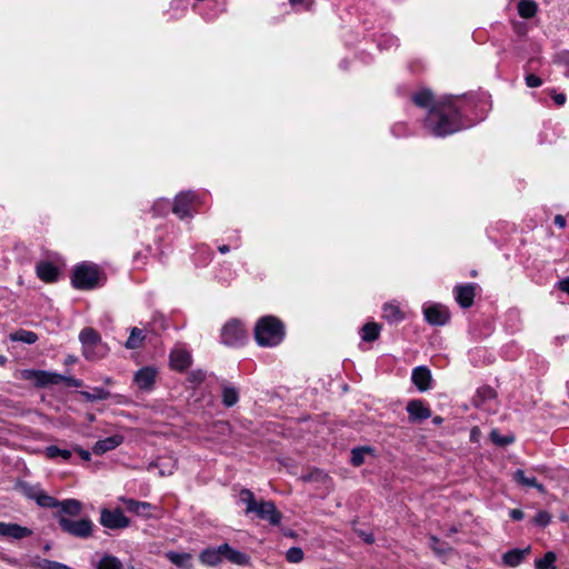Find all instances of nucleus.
<instances>
[{
  "label": "nucleus",
  "mask_w": 569,
  "mask_h": 569,
  "mask_svg": "<svg viewBox=\"0 0 569 569\" xmlns=\"http://www.w3.org/2000/svg\"><path fill=\"white\" fill-rule=\"evenodd\" d=\"M31 377L34 379L36 385L40 387L59 385L66 379V376L42 370L33 371Z\"/></svg>",
  "instance_id": "14"
},
{
  "label": "nucleus",
  "mask_w": 569,
  "mask_h": 569,
  "mask_svg": "<svg viewBox=\"0 0 569 569\" xmlns=\"http://www.w3.org/2000/svg\"><path fill=\"white\" fill-rule=\"evenodd\" d=\"M538 4L530 0H520L518 3V13L521 18L530 19L537 14Z\"/></svg>",
  "instance_id": "28"
},
{
  "label": "nucleus",
  "mask_w": 569,
  "mask_h": 569,
  "mask_svg": "<svg viewBox=\"0 0 569 569\" xmlns=\"http://www.w3.org/2000/svg\"><path fill=\"white\" fill-rule=\"evenodd\" d=\"M38 567L41 569H72L64 563H60V562L48 560V559H41L38 562Z\"/></svg>",
  "instance_id": "44"
},
{
  "label": "nucleus",
  "mask_w": 569,
  "mask_h": 569,
  "mask_svg": "<svg viewBox=\"0 0 569 569\" xmlns=\"http://www.w3.org/2000/svg\"><path fill=\"white\" fill-rule=\"evenodd\" d=\"M20 489L22 493L29 498L36 501V497L40 493L42 490L39 486H33L27 482L20 483Z\"/></svg>",
  "instance_id": "41"
},
{
  "label": "nucleus",
  "mask_w": 569,
  "mask_h": 569,
  "mask_svg": "<svg viewBox=\"0 0 569 569\" xmlns=\"http://www.w3.org/2000/svg\"><path fill=\"white\" fill-rule=\"evenodd\" d=\"M60 510L56 515L77 517L82 511V503L77 499H66L58 502Z\"/></svg>",
  "instance_id": "21"
},
{
  "label": "nucleus",
  "mask_w": 569,
  "mask_h": 569,
  "mask_svg": "<svg viewBox=\"0 0 569 569\" xmlns=\"http://www.w3.org/2000/svg\"><path fill=\"white\" fill-rule=\"evenodd\" d=\"M156 380V371L152 368L146 367L140 369L134 375V382L141 390H151Z\"/></svg>",
  "instance_id": "16"
},
{
  "label": "nucleus",
  "mask_w": 569,
  "mask_h": 569,
  "mask_svg": "<svg viewBox=\"0 0 569 569\" xmlns=\"http://www.w3.org/2000/svg\"><path fill=\"white\" fill-rule=\"evenodd\" d=\"M526 83H527V86H528V87H530V88H537V87H540V86H541L542 81H541V79H540L538 76H536V74H528V76L526 77Z\"/></svg>",
  "instance_id": "47"
},
{
  "label": "nucleus",
  "mask_w": 569,
  "mask_h": 569,
  "mask_svg": "<svg viewBox=\"0 0 569 569\" xmlns=\"http://www.w3.org/2000/svg\"><path fill=\"white\" fill-rule=\"evenodd\" d=\"M123 441V437L120 435H114L111 437H108L106 439L99 440L94 443L92 451L96 455H102L107 451H110L118 446H120Z\"/></svg>",
  "instance_id": "19"
},
{
  "label": "nucleus",
  "mask_w": 569,
  "mask_h": 569,
  "mask_svg": "<svg viewBox=\"0 0 569 569\" xmlns=\"http://www.w3.org/2000/svg\"><path fill=\"white\" fill-rule=\"evenodd\" d=\"M373 450L370 447L355 448L351 451V462L353 466L359 467L365 462L367 455H372Z\"/></svg>",
  "instance_id": "35"
},
{
  "label": "nucleus",
  "mask_w": 569,
  "mask_h": 569,
  "mask_svg": "<svg viewBox=\"0 0 569 569\" xmlns=\"http://www.w3.org/2000/svg\"><path fill=\"white\" fill-rule=\"evenodd\" d=\"M246 338V330L238 320L227 322L221 330V340L227 346L242 345Z\"/></svg>",
  "instance_id": "6"
},
{
  "label": "nucleus",
  "mask_w": 569,
  "mask_h": 569,
  "mask_svg": "<svg viewBox=\"0 0 569 569\" xmlns=\"http://www.w3.org/2000/svg\"><path fill=\"white\" fill-rule=\"evenodd\" d=\"M74 451H76V452H78V453H79V456H80L83 460H86V461H89V460H90V458H91V453H90L89 451L83 450V449H81V448H79V447L74 448Z\"/></svg>",
  "instance_id": "51"
},
{
  "label": "nucleus",
  "mask_w": 569,
  "mask_h": 569,
  "mask_svg": "<svg viewBox=\"0 0 569 569\" xmlns=\"http://www.w3.org/2000/svg\"><path fill=\"white\" fill-rule=\"evenodd\" d=\"M475 284H459L455 287L456 300L462 308H469L473 303Z\"/></svg>",
  "instance_id": "12"
},
{
  "label": "nucleus",
  "mask_w": 569,
  "mask_h": 569,
  "mask_svg": "<svg viewBox=\"0 0 569 569\" xmlns=\"http://www.w3.org/2000/svg\"><path fill=\"white\" fill-rule=\"evenodd\" d=\"M239 400V392L234 387L223 385L222 386V403L226 407L234 406Z\"/></svg>",
  "instance_id": "32"
},
{
  "label": "nucleus",
  "mask_w": 569,
  "mask_h": 569,
  "mask_svg": "<svg viewBox=\"0 0 569 569\" xmlns=\"http://www.w3.org/2000/svg\"><path fill=\"white\" fill-rule=\"evenodd\" d=\"M200 561L206 566H217L223 559L221 545L217 548H207L199 556Z\"/></svg>",
  "instance_id": "20"
},
{
  "label": "nucleus",
  "mask_w": 569,
  "mask_h": 569,
  "mask_svg": "<svg viewBox=\"0 0 569 569\" xmlns=\"http://www.w3.org/2000/svg\"><path fill=\"white\" fill-rule=\"evenodd\" d=\"M411 379L420 391H426L430 388L431 372L427 367L420 366L413 369Z\"/></svg>",
  "instance_id": "15"
},
{
  "label": "nucleus",
  "mask_w": 569,
  "mask_h": 569,
  "mask_svg": "<svg viewBox=\"0 0 569 569\" xmlns=\"http://www.w3.org/2000/svg\"><path fill=\"white\" fill-rule=\"evenodd\" d=\"M82 343L83 356L89 360L103 358L108 353V347L102 342L100 335L92 328H84L79 335Z\"/></svg>",
  "instance_id": "3"
},
{
  "label": "nucleus",
  "mask_w": 569,
  "mask_h": 569,
  "mask_svg": "<svg viewBox=\"0 0 569 569\" xmlns=\"http://www.w3.org/2000/svg\"><path fill=\"white\" fill-rule=\"evenodd\" d=\"M553 100L558 106H562L566 102V96L563 93H557L553 96Z\"/></svg>",
  "instance_id": "55"
},
{
  "label": "nucleus",
  "mask_w": 569,
  "mask_h": 569,
  "mask_svg": "<svg viewBox=\"0 0 569 569\" xmlns=\"http://www.w3.org/2000/svg\"><path fill=\"white\" fill-rule=\"evenodd\" d=\"M289 2L292 6L301 4L306 10H310L313 4V0H289Z\"/></svg>",
  "instance_id": "48"
},
{
  "label": "nucleus",
  "mask_w": 569,
  "mask_h": 569,
  "mask_svg": "<svg viewBox=\"0 0 569 569\" xmlns=\"http://www.w3.org/2000/svg\"><path fill=\"white\" fill-rule=\"evenodd\" d=\"M166 558L173 565L180 568H189L191 566L192 555L189 552H166Z\"/></svg>",
  "instance_id": "25"
},
{
  "label": "nucleus",
  "mask_w": 569,
  "mask_h": 569,
  "mask_svg": "<svg viewBox=\"0 0 569 569\" xmlns=\"http://www.w3.org/2000/svg\"><path fill=\"white\" fill-rule=\"evenodd\" d=\"M30 535L31 530L27 527H22L17 523L0 522V536L2 537L22 539Z\"/></svg>",
  "instance_id": "13"
},
{
  "label": "nucleus",
  "mask_w": 569,
  "mask_h": 569,
  "mask_svg": "<svg viewBox=\"0 0 569 569\" xmlns=\"http://www.w3.org/2000/svg\"><path fill=\"white\" fill-rule=\"evenodd\" d=\"M441 422H442V418L441 417L437 416V417L433 418V423L440 425Z\"/></svg>",
  "instance_id": "59"
},
{
  "label": "nucleus",
  "mask_w": 569,
  "mask_h": 569,
  "mask_svg": "<svg viewBox=\"0 0 569 569\" xmlns=\"http://www.w3.org/2000/svg\"><path fill=\"white\" fill-rule=\"evenodd\" d=\"M430 540H431V548L435 552H437L439 555H445L450 550V548L448 546H446L443 542H441L437 537L432 536L430 538Z\"/></svg>",
  "instance_id": "45"
},
{
  "label": "nucleus",
  "mask_w": 569,
  "mask_h": 569,
  "mask_svg": "<svg viewBox=\"0 0 569 569\" xmlns=\"http://www.w3.org/2000/svg\"><path fill=\"white\" fill-rule=\"evenodd\" d=\"M382 318L389 322H399L405 318V313L396 303H386L382 308Z\"/></svg>",
  "instance_id": "26"
},
{
  "label": "nucleus",
  "mask_w": 569,
  "mask_h": 569,
  "mask_svg": "<svg viewBox=\"0 0 569 569\" xmlns=\"http://www.w3.org/2000/svg\"><path fill=\"white\" fill-rule=\"evenodd\" d=\"M62 382H66V385L69 386V387H81L82 386V381L81 380H78V379L72 378V377H66V379Z\"/></svg>",
  "instance_id": "49"
},
{
  "label": "nucleus",
  "mask_w": 569,
  "mask_h": 569,
  "mask_svg": "<svg viewBox=\"0 0 569 569\" xmlns=\"http://www.w3.org/2000/svg\"><path fill=\"white\" fill-rule=\"evenodd\" d=\"M221 548L223 550V558L230 562L243 567L250 565V557L248 555L231 548L228 543L221 545Z\"/></svg>",
  "instance_id": "18"
},
{
  "label": "nucleus",
  "mask_w": 569,
  "mask_h": 569,
  "mask_svg": "<svg viewBox=\"0 0 569 569\" xmlns=\"http://www.w3.org/2000/svg\"><path fill=\"white\" fill-rule=\"evenodd\" d=\"M37 276L44 282H54L59 277L58 268L48 261H41L36 267Z\"/></svg>",
  "instance_id": "17"
},
{
  "label": "nucleus",
  "mask_w": 569,
  "mask_h": 569,
  "mask_svg": "<svg viewBox=\"0 0 569 569\" xmlns=\"http://www.w3.org/2000/svg\"><path fill=\"white\" fill-rule=\"evenodd\" d=\"M286 558L289 562L298 563L303 559V551L299 547H291L286 553Z\"/></svg>",
  "instance_id": "42"
},
{
  "label": "nucleus",
  "mask_w": 569,
  "mask_h": 569,
  "mask_svg": "<svg viewBox=\"0 0 569 569\" xmlns=\"http://www.w3.org/2000/svg\"><path fill=\"white\" fill-rule=\"evenodd\" d=\"M126 508L130 512H134L137 515H147L152 506L149 502L137 501L133 499H122Z\"/></svg>",
  "instance_id": "30"
},
{
  "label": "nucleus",
  "mask_w": 569,
  "mask_h": 569,
  "mask_svg": "<svg viewBox=\"0 0 569 569\" xmlns=\"http://www.w3.org/2000/svg\"><path fill=\"white\" fill-rule=\"evenodd\" d=\"M96 567L97 569H123L122 562L111 555L102 556Z\"/></svg>",
  "instance_id": "33"
},
{
  "label": "nucleus",
  "mask_w": 569,
  "mask_h": 569,
  "mask_svg": "<svg viewBox=\"0 0 569 569\" xmlns=\"http://www.w3.org/2000/svg\"><path fill=\"white\" fill-rule=\"evenodd\" d=\"M99 282V269L94 264L82 263L78 266L72 276V284L77 289L90 290Z\"/></svg>",
  "instance_id": "5"
},
{
  "label": "nucleus",
  "mask_w": 569,
  "mask_h": 569,
  "mask_svg": "<svg viewBox=\"0 0 569 569\" xmlns=\"http://www.w3.org/2000/svg\"><path fill=\"white\" fill-rule=\"evenodd\" d=\"M381 326L377 322H368L361 329V339L366 342L375 341L379 338Z\"/></svg>",
  "instance_id": "27"
},
{
  "label": "nucleus",
  "mask_w": 569,
  "mask_h": 569,
  "mask_svg": "<svg viewBox=\"0 0 569 569\" xmlns=\"http://www.w3.org/2000/svg\"><path fill=\"white\" fill-rule=\"evenodd\" d=\"M63 532L80 539L92 536L93 522L89 518L72 520L63 515H54Z\"/></svg>",
  "instance_id": "4"
},
{
  "label": "nucleus",
  "mask_w": 569,
  "mask_h": 569,
  "mask_svg": "<svg viewBox=\"0 0 569 569\" xmlns=\"http://www.w3.org/2000/svg\"><path fill=\"white\" fill-rule=\"evenodd\" d=\"M284 328L282 322L272 316L261 318L254 328V338L259 346L273 347L282 341Z\"/></svg>",
  "instance_id": "2"
},
{
  "label": "nucleus",
  "mask_w": 569,
  "mask_h": 569,
  "mask_svg": "<svg viewBox=\"0 0 569 569\" xmlns=\"http://www.w3.org/2000/svg\"><path fill=\"white\" fill-rule=\"evenodd\" d=\"M196 201V196L192 192H181L179 193L172 207V211L174 214H177L180 219H183L186 217L190 216V208L192 203Z\"/></svg>",
  "instance_id": "10"
},
{
  "label": "nucleus",
  "mask_w": 569,
  "mask_h": 569,
  "mask_svg": "<svg viewBox=\"0 0 569 569\" xmlns=\"http://www.w3.org/2000/svg\"><path fill=\"white\" fill-rule=\"evenodd\" d=\"M455 532H457V528L452 527V528L450 529V533H455Z\"/></svg>",
  "instance_id": "61"
},
{
  "label": "nucleus",
  "mask_w": 569,
  "mask_h": 569,
  "mask_svg": "<svg viewBox=\"0 0 569 569\" xmlns=\"http://www.w3.org/2000/svg\"><path fill=\"white\" fill-rule=\"evenodd\" d=\"M426 320L433 326H443L450 318L449 310L441 305H433L423 310Z\"/></svg>",
  "instance_id": "9"
},
{
  "label": "nucleus",
  "mask_w": 569,
  "mask_h": 569,
  "mask_svg": "<svg viewBox=\"0 0 569 569\" xmlns=\"http://www.w3.org/2000/svg\"><path fill=\"white\" fill-rule=\"evenodd\" d=\"M80 395L88 401L107 400L110 398V392L102 388H94L92 392L81 391Z\"/></svg>",
  "instance_id": "38"
},
{
  "label": "nucleus",
  "mask_w": 569,
  "mask_h": 569,
  "mask_svg": "<svg viewBox=\"0 0 569 569\" xmlns=\"http://www.w3.org/2000/svg\"><path fill=\"white\" fill-rule=\"evenodd\" d=\"M551 521V516L547 511H539L533 518V522L540 527H547Z\"/></svg>",
  "instance_id": "46"
},
{
  "label": "nucleus",
  "mask_w": 569,
  "mask_h": 569,
  "mask_svg": "<svg viewBox=\"0 0 569 569\" xmlns=\"http://www.w3.org/2000/svg\"><path fill=\"white\" fill-rule=\"evenodd\" d=\"M529 552L530 547L525 549H512L502 556V561L508 567H517L523 561L525 557L529 555Z\"/></svg>",
  "instance_id": "23"
},
{
  "label": "nucleus",
  "mask_w": 569,
  "mask_h": 569,
  "mask_svg": "<svg viewBox=\"0 0 569 569\" xmlns=\"http://www.w3.org/2000/svg\"><path fill=\"white\" fill-rule=\"evenodd\" d=\"M36 502L42 508H58L59 500L41 490L40 493L36 497Z\"/></svg>",
  "instance_id": "39"
},
{
  "label": "nucleus",
  "mask_w": 569,
  "mask_h": 569,
  "mask_svg": "<svg viewBox=\"0 0 569 569\" xmlns=\"http://www.w3.org/2000/svg\"><path fill=\"white\" fill-rule=\"evenodd\" d=\"M253 512L259 519L268 520L272 526L279 525L282 519V513L272 501L260 500Z\"/></svg>",
  "instance_id": "8"
},
{
  "label": "nucleus",
  "mask_w": 569,
  "mask_h": 569,
  "mask_svg": "<svg viewBox=\"0 0 569 569\" xmlns=\"http://www.w3.org/2000/svg\"><path fill=\"white\" fill-rule=\"evenodd\" d=\"M559 288L563 292H567L569 295V278L562 280L559 282Z\"/></svg>",
  "instance_id": "56"
},
{
  "label": "nucleus",
  "mask_w": 569,
  "mask_h": 569,
  "mask_svg": "<svg viewBox=\"0 0 569 569\" xmlns=\"http://www.w3.org/2000/svg\"><path fill=\"white\" fill-rule=\"evenodd\" d=\"M362 536H363V539H365V541H366L367 543H372V542H373V537H372V535H369V533H368V535H365V533H363Z\"/></svg>",
  "instance_id": "57"
},
{
  "label": "nucleus",
  "mask_w": 569,
  "mask_h": 569,
  "mask_svg": "<svg viewBox=\"0 0 569 569\" xmlns=\"http://www.w3.org/2000/svg\"><path fill=\"white\" fill-rule=\"evenodd\" d=\"M100 523L108 529H124L129 527L130 520L120 509H102L100 513Z\"/></svg>",
  "instance_id": "7"
},
{
  "label": "nucleus",
  "mask_w": 569,
  "mask_h": 569,
  "mask_svg": "<svg viewBox=\"0 0 569 569\" xmlns=\"http://www.w3.org/2000/svg\"><path fill=\"white\" fill-rule=\"evenodd\" d=\"M44 455L48 459L61 457L63 460H69L72 456L70 450L60 449L57 446H49L44 449Z\"/></svg>",
  "instance_id": "37"
},
{
  "label": "nucleus",
  "mask_w": 569,
  "mask_h": 569,
  "mask_svg": "<svg viewBox=\"0 0 569 569\" xmlns=\"http://www.w3.org/2000/svg\"><path fill=\"white\" fill-rule=\"evenodd\" d=\"M171 366L177 370H184L191 363V356L188 351L176 349L170 353Z\"/></svg>",
  "instance_id": "22"
},
{
  "label": "nucleus",
  "mask_w": 569,
  "mask_h": 569,
  "mask_svg": "<svg viewBox=\"0 0 569 569\" xmlns=\"http://www.w3.org/2000/svg\"><path fill=\"white\" fill-rule=\"evenodd\" d=\"M490 438L498 446H507L515 440L512 436H501L497 430L490 432Z\"/></svg>",
  "instance_id": "43"
},
{
  "label": "nucleus",
  "mask_w": 569,
  "mask_h": 569,
  "mask_svg": "<svg viewBox=\"0 0 569 569\" xmlns=\"http://www.w3.org/2000/svg\"><path fill=\"white\" fill-rule=\"evenodd\" d=\"M90 351H98L97 347H90Z\"/></svg>",
  "instance_id": "62"
},
{
  "label": "nucleus",
  "mask_w": 569,
  "mask_h": 569,
  "mask_svg": "<svg viewBox=\"0 0 569 569\" xmlns=\"http://www.w3.org/2000/svg\"><path fill=\"white\" fill-rule=\"evenodd\" d=\"M555 223H556V226H558L561 229L565 228L566 227V219H565V217L561 216V214H557L555 217Z\"/></svg>",
  "instance_id": "54"
},
{
  "label": "nucleus",
  "mask_w": 569,
  "mask_h": 569,
  "mask_svg": "<svg viewBox=\"0 0 569 569\" xmlns=\"http://www.w3.org/2000/svg\"><path fill=\"white\" fill-rule=\"evenodd\" d=\"M523 516H525V513H523V511H522V510H520V509H512V510L510 511V517H511V519H513V520H516V521H519V520L523 519Z\"/></svg>",
  "instance_id": "50"
},
{
  "label": "nucleus",
  "mask_w": 569,
  "mask_h": 569,
  "mask_svg": "<svg viewBox=\"0 0 569 569\" xmlns=\"http://www.w3.org/2000/svg\"><path fill=\"white\" fill-rule=\"evenodd\" d=\"M204 379V373L201 371L192 372L191 380L200 383Z\"/></svg>",
  "instance_id": "52"
},
{
  "label": "nucleus",
  "mask_w": 569,
  "mask_h": 569,
  "mask_svg": "<svg viewBox=\"0 0 569 569\" xmlns=\"http://www.w3.org/2000/svg\"><path fill=\"white\" fill-rule=\"evenodd\" d=\"M412 101L420 108L429 109L426 127L432 134L443 137L460 129L459 112L453 98L446 97L435 101L432 92L426 89L416 93Z\"/></svg>",
  "instance_id": "1"
},
{
  "label": "nucleus",
  "mask_w": 569,
  "mask_h": 569,
  "mask_svg": "<svg viewBox=\"0 0 569 569\" xmlns=\"http://www.w3.org/2000/svg\"><path fill=\"white\" fill-rule=\"evenodd\" d=\"M146 336L140 328H132L130 331V336L126 341L124 346L127 349H138L143 345Z\"/></svg>",
  "instance_id": "29"
},
{
  "label": "nucleus",
  "mask_w": 569,
  "mask_h": 569,
  "mask_svg": "<svg viewBox=\"0 0 569 569\" xmlns=\"http://www.w3.org/2000/svg\"><path fill=\"white\" fill-rule=\"evenodd\" d=\"M556 561V555L552 551L547 552L543 558L536 561L537 569H550Z\"/></svg>",
  "instance_id": "40"
},
{
  "label": "nucleus",
  "mask_w": 569,
  "mask_h": 569,
  "mask_svg": "<svg viewBox=\"0 0 569 569\" xmlns=\"http://www.w3.org/2000/svg\"><path fill=\"white\" fill-rule=\"evenodd\" d=\"M497 393L491 387H482L477 391L475 403L477 406L483 405L486 401L496 399Z\"/></svg>",
  "instance_id": "34"
},
{
  "label": "nucleus",
  "mask_w": 569,
  "mask_h": 569,
  "mask_svg": "<svg viewBox=\"0 0 569 569\" xmlns=\"http://www.w3.org/2000/svg\"><path fill=\"white\" fill-rule=\"evenodd\" d=\"M174 467H176V461H172V462L170 463V468H169L168 470H166L164 468H160V469H159V473H160V476H162V477H163V476H169V475H171V473H172V471H173V468H174Z\"/></svg>",
  "instance_id": "53"
},
{
  "label": "nucleus",
  "mask_w": 569,
  "mask_h": 569,
  "mask_svg": "<svg viewBox=\"0 0 569 569\" xmlns=\"http://www.w3.org/2000/svg\"><path fill=\"white\" fill-rule=\"evenodd\" d=\"M6 361H7L6 357L0 356V365H1V366H2V365H4V363H6Z\"/></svg>",
  "instance_id": "60"
},
{
  "label": "nucleus",
  "mask_w": 569,
  "mask_h": 569,
  "mask_svg": "<svg viewBox=\"0 0 569 569\" xmlns=\"http://www.w3.org/2000/svg\"><path fill=\"white\" fill-rule=\"evenodd\" d=\"M240 500L246 505L247 513L253 512L259 503V501L254 499L253 492L249 489H242L240 491Z\"/></svg>",
  "instance_id": "36"
},
{
  "label": "nucleus",
  "mask_w": 569,
  "mask_h": 569,
  "mask_svg": "<svg viewBox=\"0 0 569 569\" xmlns=\"http://www.w3.org/2000/svg\"><path fill=\"white\" fill-rule=\"evenodd\" d=\"M94 417L92 415L89 416V420H93Z\"/></svg>",
  "instance_id": "63"
},
{
  "label": "nucleus",
  "mask_w": 569,
  "mask_h": 569,
  "mask_svg": "<svg viewBox=\"0 0 569 569\" xmlns=\"http://www.w3.org/2000/svg\"><path fill=\"white\" fill-rule=\"evenodd\" d=\"M409 420L411 422H420L431 417V411L420 400H411L407 405Z\"/></svg>",
  "instance_id": "11"
},
{
  "label": "nucleus",
  "mask_w": 569,
  "mask_h": 569,
  "mask_svg": "<svg viewBox=\"0 0 569 569\" xmlns=\"http://www.w3.org/2000/svg\"><path fill=\"white\" fill-rule=\"evenodd\" d=\"M219 251H220L221 253H227V252H229V246L223 244V246L219 247Z\"/></svg>",
  "instance_id": "58"
},
{
  "label": "nucleus",
  "mask_w": 569,
  "mask_h": 569,
  "mask_svg": "<svg viewBox=\"0 0 569 569\" xmlns=\"http://www.w3.org/2000/svg\"><path fill=\"white\" fill-rule=\"evenodd\" d=\"M9 339L11 341H20L23 343L32 345L38 340V336L33 331L20 329L10 333Z\"/></svg>",
  "instance_id": "31"
},
{
  "label": "nucleus",
  "mask_w": 569,
  "mask_h": 569,
  "mask_svg": "<svg viewBox=\"0 0 569 569\" xmlns=\"http://www.w3.org/2000/svg\"><path fill=\"white\" fill-rule=\"evenodd\" d=\"M513 480L520 486L532 487L541 493H546V488L543 485L539 483L535 477H527L525 471L521 469H518L513 472Z\"/></svg>",
  "instance_id": "24"
}]
</instances>
